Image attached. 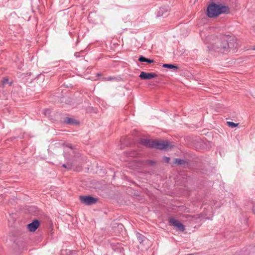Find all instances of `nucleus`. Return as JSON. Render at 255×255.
Returning a JSON list of instances; mask_svg holds the SVG:
<instances>
[{
	"instance_id": "2",
	"label": "nucleus",
	"mask_w": 255,
	"mask_h": 255,
	"mask_svg": "<svg viewBox=\"0 0 255 255\" xmlns=\"http://www.w3.org/2000/svg\"><path fill=\"white\" fill-rule=\"evenodd\" d=\"M230 0H221L217 2H212L207 8V15L210 18H214L222 14L230 12Z\"/></svg>"
},
{
	"instance_id": "7",
	"label": "nucleus",
	"mask_w": 255,
	"mask_h": 255,
	"mask_svg": "<svg viewBox=\"0 0 255 255\" xmlns=\"http://www.w3.org/2000/svg\"><path fill=\"white\" fill-rule=\"evenodd\" d=\"M40 223L38 220H35L32 223L27 225V228L30 232H34L38 228Z\"/></svg>"
},
{
	"instance_id": "6",
	"label": "nucleus",
	"mask_w": 255,
	"mask_h": 255,
	"mask_svg": "<svg viewBox=\"0 0 255 255\" xmlns=\"http://www.w3.org/2000/svg\"><path fill=\"white\" fill-rule=\"evenodd\" d=\"M139 77L142 80H147L156 78L157 77V75L155 73H146L142 71L140 73Z\"/></svg>"
},
{
	"instance_id": "21",
	"label": "nucleus",
	"mask_w": 255,
	"mask_h": 255,
	"mask_svg": "<svg viewBox=\"0 0 255 255\" xmlns=\"http://www.w3.org/2000/svg\"><path fill=\"white\" fill-rule=\"evenodd\" d=\"M254 50H255V48H254Z\"/></svg>"
},
{
	"instance_id": "12",
	"label": "nucleus",
	"mask_w": 255,
	"mask_h": 255,
	"mask_svg": "<svg viewBox=\"0 0 255 255\" xmlns=\"http://www.w3.org/2000/svg\"><path fill=\"white\" fill-rule=\"evenodd\" d=\"M185 162L184 160L183 159L176 158L174 160V163L177 165H181Z\"/></svg>"
},
{
	"instance_id": "3",
	"label": "nucleus",
	"mask_w": 255,
	"mask_h": 255,
	"mask_svg": "<svg viewBox=\"0 0 255 255\" xmlns=\"http://www.w3.org/2000/svg\"><path fill=\"white\" fill-rule=\"evenodd\" d=\"M140 143L146 147L158 149H167L168 148L171 147L169 145V142L167 141L141 139Z\"/></svg>"
},
{
	"instance_id": "15",
	"label": "nucleus",
	"mask_w": 255,
	"mask_h": 255,
	"mask_svg": "<svg viewBox=\"0 0 255 255\" xmlns=\"http://www.w3.org/2000/svg\"><path fill=\"white\" fill-rule=\"evenodd\" d=\"M163 9H164L163 8H160L159 10L158 11L157 16H163V13L161 14L160 12L162 11L163 10Z\"/></svg>"
},
{
	"instance_id": "13",
	"label": "nucleus",
	"mask_w": 255,
	"mask_h": 255,
	"mask_svg": "<svg viewBox=\"0 0 255 255\" xmlns=\"http://www.w3.org/2000/svg\"><path fill=\"white\" fill-rule=\"evenodd\" d=\"M163 160L166 163H168L170 160V158L169 157L164 156L163 158Z\"/></svg>"
},
{
	"instance_id": "14",
	"label": "nucleus",
	"mask_w": 255,
	"mask_h": 255,
	"mask_svg": "<svg viewBox=\"0 0 255 255\" xmlns=\"http://www.w3.org/2000/svg\"><path fill=\"white\" fill-rule=\"evenodd\" d=\"M116 79V77H106L105 78V80L106 81H112L114 79Z\"/></svg>"
},
{
	"instance_id": "8",
	"label": "nucleus",
	"mask_w": 255,
	"mask_h": 255,
	"mask_svg": "<svg viewBox=\"0 0 255 255\" xmlns=\"http://www.w3.org/2000/svg\"><path fill=\"white\" fill-rule=\"evenodd\" d=\"M64 123L70 125H78L79 124V122L78 121L73 118L68 117H66L64 119Z\"/></svg>"
},
{
	"instance_id": "11",
	"label": "nucleus",
	"mask_w": 255,
	"mask_h": 255,
	"mask_svg": "<svg viewBox=\"0 0 255 255\" xmlns=\"http://www.w3.org/2000/svg\"><path fill=\"white\" fill-rule=\"evenodd\" d=\"M239 123H235L233 122H227V125L230 127H231L232 128H235L236 127H237L238 125H239Z\"/></svg>"
},
{
	"instance_id": "18",
	"label": "nucleus",
	"mask_w": 255,
	"mask_h": 255,
	"mask_svg": "<svg viewBox=\"0 0 255 255\" xmlns=\"http://www.w3.org/2000/svg\"><path fill=\"white\" fill-rule=\"evenodd\" d=\"M62 167H63L64 168H67V165L65 164H63L62 165Z\"/></svg>"
},
{
	"instance_id": "1",
	"label": "nucleus",
	"mask_w": 255,
	"mask_h": 255,
	"mask_svg": "<svg viewBox=\"0 0 255 255\" xmlns=\"http://www.w3.org/2000/svg\"><path fill=\"white\" fill-rule=\"evenodd\" d=\"M210 51L213 50L223 54L234 53L237 51V39L230 35H224L217 39L215 43L208 46Z\"/></svg>"
},
{
	"instance_id": "20",
	"label": "nucleus",
	"mask_w": 255,
	"mask_h": 255,
	"mask_svg": "<svg viewBox=\"0 0 255 255\" xmlns=\"http://www.w3.org/2000/svg\"><path fill=\"white\" fill-rule=\"evenodd\" d=\"M71 169V167L68 168V169Z\"/></svg>"
},
{
	"instance_id": "19",
	"label": "nucleus",
	"mask_w": 255,
	"mask_h": 255,
	"mask_svg": "<svg viewBox=\"0 0 255 255\" xmlns=\"http://www.w3.org/2000/svg\"><path fill=\"white\" fill-rule=\"evenodd\" d=\"M139 241H142V240L141 239V238H139Z\"/></svg>"
},
{
	"instance_id": "4",
	"label": "nucleus",
	"mask_w": 255,
	"mask_h": 255,
	"mask_svg": "<svg viewBox=\"0 0 255 255\" xmlns=\"http://www.w3.org/2000/svg\"><path fill=\"white\" fill-rule=\"evenodd\" d=\"M80 201L87 205L94 204L98 202V199L91 196H80Z\"/></svg>"
},
{
	"instance_id": "16",
	"label": "nucleus",
	"mask_w": 255,
	"mask_h": 255,
	"mask_svg": "<svg viewBox=\"0 0 255 255\" xmlns=\"http://www.w3.org/2000/svg\"><path fill=\"white\" fill-rule=\"evenodd\" d=\"M8 82V79L6 77L3 78L2 80V83L3 84H5Z\"/></svg>"
},
{
	"instance_id": "9",
	"label": "nucleus",
	"mask_w": 255,
	"mask_h": 255,
	"mask_svg": "<svg viewBox=\"0 0 255 255\" xmlns=\"http://www.w3.org/2000/svg\"><path fill=\"white\" fill-rule=\"evenodd\" d=\"M138 61L141 62H147L149 63L154 62V60L146 58L143 56H140L138 58Z\"/></svg>"
},
{
	"instance_id": "5",
	"label": "nucleus",
	"mask_w": 255,
	"mask_h": 255,
	"mask_svg": "<svg viewBox=\"0 0 255 255\" xmlns=\"http://www.w3.org/2000/svg\"><path fill=\"white\" fill-rule=\"evenodd\" d=\"M169 222L171 225L176 227L179 231L181 232L184 231L185 229L184 225L177 220L173 218H171L169 219Z\"/></svg>"
},
{
	"instance_id": "17",
	"label": "nucleus",
	"mask_w": 255,
	"mask_h": 255,
	"mask_svg": "<svg viewBox=\"0 0 255 255\" xmlns=\"http://www.w3.org/2000/svg\"><path fill=\"white\" fill-rule=\"evenodd\" d=\"M75 56L76 57H79L80 56L79 53H78V52L75 53Z\"/></svg>"
},
{
	"instance_id": "10",
	"label": "nucleus",
	"mask_w": 255,
	"mask_h": 255,
	"mask_svg": "<svg viewBox=\"0 0 255 255\" xmlns=\"http://www.w3.org/2000/svg\"><path fill=\"white\" fill-rule=\"evenodd\" d=\"M162 67L168 69H174L175 70L178 69V67L176 65L171 64H163Z\"/></svg>"
}]
</instances>
